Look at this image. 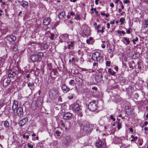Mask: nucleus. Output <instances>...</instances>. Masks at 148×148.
I'll return each mask as SVG.
<instances>
[{
    "instance_id": "8fccbe9b",
    "label": "nucleus",
    "mask_w": 148,
    "mask_h": 148,
    "mask_svg": "<svg viewBox=\"0 0 148 148\" xmlns=\"http://www.w3.org/2000/svg\"><path fill=\"white\" fill-rule=\"evenodd\" d=\"M107 28L108 29L110 27V23H108L107 24Z\"/></svg>"
},
{
    "instance_id": "f257e3e1",
    "label": "nucleus",
    "mask_w": 148,
    "mask_h": 148,
    "mask_svg": "<svg viewBox=\"0 0 148 148\" xmlns=\"http://www.w3.org/2000/svg\"><path fill=\"white\" fill-rule=\"evenodd\" d=\"M43 56L42 52L38 53L37 54H34L31 56L30 59L33 62L37 61L40 59H41Z\"/></svg>"
},
{
    "instance_id": "2eb2a0df",
    "label": "nucleus",
    "mask_w": 148,
    "mask_h": 148,
    "mask_svg": "<svg viewBox=\"0 0 148 148\" xmlns=\"http://www.w3.org/2000/svg\"><path fill=\"white\" fill-rule=\"evenodd\" d=\"M27 121V117L25 118L20 121L19 124L20 126H23L25 124Z\"/></svg>"
},
{
    "instance_id": "1a4fd4ad",
    "label": "nucleus",
    "mask_w": 148,
    "mask_h": 148,
    "mask_svg": "<svg viewBox=\"0 0 148 148\" xmlns=\"http://www.w3.org/2000/svg\"><path fill=\"white\" fill-rule=\"evenodd\" d=\"M18 102L16 100H14L12 106V109L14 113H15L16 111L18 109Z\"/></svg>"
},
{
    "instance_id": "680f3d73",
    "label": "nucleus",
    "mask_w": 148,
    "mask_h": 148,
    "mask_svg": "<svg viewBox=\"0 0 148 148\" xmlns=\"http://www.w3.org/2000/svg\"><path fill=\"white\" fill-rule=\"evenodd\" d=\"M109 14H105V16L106 18H108V17H109Z\"/></svg>"
},
{
    "instance_id": "f03ea898",
    "label": "nucleus",
    "mask_w": 148,
    "mask_h": 148,
    "mask_svg": "<svg viewBox=\"0 0 148 148\" xmlns=\"http://www.w3.org/2000/svg\"><path fill=\"white\" fill-rule=\"evenodd\" d=\"M97 104L95 101H91L88 105L89 109L91 111H94L97 108Z\"/></svg>"
},
{
    "instance_id": "9d476101",
    "label": "nucleus",
    "mask_w": 148,
    "mask_h": 148,
    "mask_svg": "<svg viewBox=\"0 0 148 148\" xmlns=\"http://www.w3.org/2000/svg\"><path fill=\"white\" fill-rule=\"evenodd\" d=\"M16 112L18 115L20 117L22 116L23 114V108L21 107H19L18 108L17 110L16 111Z\"/></svg>"
},
{
    "instance_id": "864d4df0",
    "label": "nucleus",
    "mask_w": 148,
    "mask_h": 148,
    "mask_svg": "<svg viewBox=\"0 0 148 148\" xmlns=\"http://www.w3.org/2000/svg\"><path fill=\"white\" fill-rule=\"evenodd\" d=\"M110 5L111 7H114V4L113 3H111L110 4Z\"/></svg>"
},
{
    "instance_id": "7c9ffc66",
    "label": "nucleus",
    "mask_w": 148,
    "mask_h": 148,
    "mask_svg": "<svg viewBox=\"0 0 148 148\" xmlns=\"http://www.w3.org/2000/svg\"><path fill=\"white\" fill-rule=\"evenodd\" d=\"M123 39L127 42V44H129L130 43V41L128 38H127L126 37H124Z\"/></svg>"
},
{
    "instance_id": "39448f33",
    "label": "nucleus",
    "mask_w": 148,
    "mask_h": 148,
    "mask_svg": "<svg viewBox=\"0 0 148 148\" xmlns=\"http://www.w3.org/2000/svg\"><path fill=\"white\" fill-rule=\"evenodd\" d=\"M71 107L73 111H77L80 109V106L79 104L77 103H74L71 105Z\"/></svg>"
},
{
    "instance_id": "6e6552de",
    "label": "nucleus",
    "mask_w": 148,
    "mask_h": 148,
    "mask_svg": "<svg viewBox=\"0 0 148 148\" xmlns=\"http://www.w3.org/2000/svg\"><path fill=\"white\" fill-rule=\"evenodd\" d=\"M10 78L6 77L3 79V86L5 87L8 85L10 83Z\"/></svg>"
},
{
    "instance_id": "5701e85b",
    "label": "nucleus",
    "mask_w": 148,
    "mask_h": 148,
    "mask_svg": "<svg viewBox=\"0 0 148 148\" xmlns=\"http://www.w3.org/2000/svg\"><path fill=\"white\" fill-rule=\"evenodd\" d=\"M42 47L45 49H47L48 46L46 43H45L42 44Z\"/></svg>"
},
{
    "instance_id": "338daca9",
    "label": "nucleus",
    "mask_w": 148,
    "mask_h": 148,
    "mask_svg": "<svg viewBox=\"0 0 148 148\" xmlns=\"http://www.w3.org/2000/svg\"><path fill=\"white\" fill-rule=\"evenodd\" d=\"M114 20H113L112 21H111L110 22V23L111 24H114Z\"/></svg>"
},
{
    "instance_id": "bb28decb",
    "label": "nucleus",
    "mask_w": 148,
    "mask_h": 148,
    "mask_svg": "<svg viewBox=\"0 0 148 148\" xmlns=\"http://www.w3.org/2000/svg\"><path fill=\"white\" fill-rule=\"evenodd\" d=\"M138 143L139 146H141L142 145L143 143V141L142 139L139 138L138 140Z\"/></svg>"
},
{
    "instance_id": "79ce46f5",
    "label": "nucleus",
    "mask_w": 148,
    "mask_h": 148,
    "mask_svg": "<svg viewBox=\"0 0 148 148\" xmlns=\"http://www.w3.org/2000/svg\"><path fill=\"white\" fill-rule=\"evenodd\" d=\"M75 19L77 20H80L81 18L80 17V16L79 15H77L76 17L75 18Z\"/></svg>"
},
{
    "instance_id": "4c0bfd02",
    "label": "nucleus",
    "mask_w": 148,
    "mask_h": 148,
    "mask_svg": "<svg viewBox=\"0 0 148 148\" xmlns=\"http://www.w3.org/2000/svg\"><path fill=\"white\" fill-rule=\"evenodd\" d=\"M5 61V59L2 57H0V63H3Z\"/></svg>"
},
{
    "instance_id": "0e129e2a",
    "label": "nucleus",
    "mask_w": 148,
    "mask_h": 148,
    "mask_svg": "<svg viewBox=\"0 0 148 148\" xmlns=\"http://www.w3.org/2000/svg\"><path fill=\"white\" fill-rule=\"evenodd\" d=\"M69 62L70 64H72V59H70L69 60Z\"/></svg>"
},
{
    "instance_id": "aec40b11",
    "label": "nucleus",
    "mask_w": 148,
    "mask_h": 148,
    "mask_svg": "<svg viewBox=\"0 0 148 148\" xmlns=\"http://www.w3.org/2000/svg\"><path fill=\"white\" fill-rule=\"evenodd\" d=\"M36 106L38 107L39 106H41L42 104V100L40 101L38 100L35 103Z\"/></svg>"
},
{
    "instance_id": "9b49d317",
    "label": "nucleus",
    "mask_w": 148,
    "mask_h": 148,
    "mask_svg": "<svg viewBox=\"0 0 148 148\" xmlns=\"http://www.w3.org/2000/svg\"><path fill=\"white\" fill-rule=\"evenodd\" d=\"M61 88L62 91L64 93H66L69 91L70 90V88L65 84H63L61 86Z\"/></svg>"
},
{
    "instance_id": "7ed1b4c3",
    "label": "nucleus",
    "mask_w": 148,
    "mask_h": 148,
    "mask_svg": "<svg viewBox=\"0 0 148 148\" xmlns=\"http://www.w3.org/2000/svg\"><path fill=\"white\" fill-rule=\"evenodd\" d=\"M101 54L97 52L93 53L92 55V58L93 60L95 61H98L101 59Z\"/></svg>"
},
{
    "instance_id": "49530a36",
    "label": "nucleus",
    "mask_w": 148,
    "mask_h": 148,
    "mask_svg": "<svg viewBox=\"0 0 148 148\" xmlns=\"http://www.w3.org/2000/svg\"><path fill=\"white\" fill-rule=\"evenodd\" d=\"M100 25H98L97 26L95 27V29H98L100 27Z\"/></svg>"
},
{
    "instance_id": "2f4dec72",
    "label": "nucleus",
    "mask_w": 148,
    "mask_h": 148,
    "mask_svg": "<svg viewBox=\"0 0 148 148\" xmlns=\"http://www.w3.org/2000/svg\"><path fill=\"white\" fill-rule=\"evenodd\" d=\"M125 19L123 18H121L119 20V21L121 22V24L123 23V21H125Z\"/></svg>"
},
{
    "instance_id": "b1692460",
    "label": "nucleus",
    "mask_w": 148,
    "mask_h": 148,
    "mask_svg": "<svg viewBox=\"0 0 148 148\" xmlns=\"http://www.w3.org/2000/svg\"><path fill=\"white\" fill-rule=\"evenodd\" d=\"M4 126L6 128H8L9 127V123L8 121H5L4 123Z\"/></svg>"
},
{
    "instance_id": "ea45409f",
    "label": "nucleus",
    "mask_w": 148,
    "mask_h": 148,
    "mask_svg": "<svg viewBox=\"0 0 148 148\" xmlns=\"http://www.w3.org/2000/svg\"><path fill=\"white\" fill-rule=\"evenodd\" d=\"M55 36V35L53 34H51V36L50 37V38L51 40H53L54 39V37Z\"/></svg>"
},
{
    "instance_id": "a19ab883",
    "label": "nucleus",
    "mask_w": 148,
    "mask_h": 148,
    "mask_svg": "<svg viewBox=\"0 0 148 148\" xmlns=\"http://www.w3.org/2000/svg\"><path fill=\"white\" fill-rule=\"evenodd\" d=\"M110 118L113 121H115V119L113 117L112 115H111L110 117Z\"/></svg>"
},
{
    "instance_id": "20e7f679",
    "label": "nucleus",
    "mask_w": 148,
    "mask_h": 148,
    "mask_svg": "<svg viewBox=\"0 0 148 148\" xmlns=\"http://www.w3.org/2000/svg\"><path fill=\"white\" fill-rule=\"evenodd\" d=\"M90 130V128L88 126L85 125L83 127L82 129L81 130V132L83 134H85L88 132Z\"/></svg>"
},
{
    "instance_id": "ddd939ff",
    "label": "nucleus",
    "mask_w": 148,
    "mask_h": 148,
    "mask_svg": "<svg viewBox=\"0 0 148 148\" xmlns=\"http://www.w3.org/2000/svg\"><path fill=\"white\" fill-rule=\"evenodd\" d=\"M103 77L102 75L101 74H100L95 77V81L97 82H101V81L103 82V80L101 79Z\"/></svg>"
},
{
    "instance_id": "603ef678",
    "label": "nucleus",
    "mask_w": 148,
    "mask_h": 148,
    "mask_svg": "<svg viewBox=\"0 0 148 148\" xmlns=\"http://www.w3.org/2000/svg\"><path fill=\"white\" fill-rule=\"evenodd\" d=\"M105 46L106 45L104 44H102L101 45V47L103 48H105Z\"/></svg>"
},
{
    "instance_id": "6e6d98bb",
    "label": "nucleus",
    "mask_w": 148,
    "mask_h": 148,
    "mask_svg": "<svg viewBox=\"0 0 148 148\" xmlns=\"http://www.w3.org/2000/svg\"><path fill=\"white\" fill-rule=\"evenodd\" d=\"M99 0H96L95 1V3L96 5H98V1Z\"/></svg>"
},
{
    "instance_id": "f704fd0d",
    "label": "nucleus",
    "mask_w": 148,
    "mask_h": 148,
    "mask_svg": "<svg viewBox=\"0 0 148 148\" xmlns=\"http://www.w3.org/2000/svg\"><path fill=\"white\" fill-rule=\"evenodd\" d=\"M110 61H107L106 62V66L109 67L110 66Z\"/></svg>"
},
{
    "instance_id": "c756f323",
    "label": "nucleus",
    "mask_w": 148,
    "mask_h": 148,
    "mask_svg": "<svg viewBox=\"0 0 148 148\" xmlns=\"http://www.w3.org/2000/svg\"><path fill=\"white\" fill-rule=\"evenodd\" d=\"M148 25V21L147 20H145V21L144 27L145 28L147 27Z\"/></svg>"
},
{
    "instance_id": "09e8293b",
    "label": "nucleus",
    "mask_w": 148,
    "mask_h": 148,
    "mask_svg": "<svg viewBox=\"0 0 148 148\" xmlns=\"http://www.w3.org/2000/svg\"><path fill=\"white\" fill-rule=\"evenodd\" d=\"M56 134L58 136H59L60 135V132L58 131H57L56 132Z\"/></svg>"
},
{
    "instance_id": "c85d7f7f",
    "label": "nucleus",
    "mask_w": 148,
    "mask_h": 148,
    "mask_svg": "<svg viewBox=\"0 0 148 148\" xmlns=\"http://www.w3.org/2000/svg\"><path fill=\"white\" fill-rule=\"evenodd\" d=\"M27 86L30 88H32L34 86V84L33 83H31L30 82H29L27 84Z\"/></svg>"
},
{
    "instance_id": "c9c22d12",
    "label": "nucleus",
    "mask_w": 148,
    "mask_h": 148,
    "mask_svg": "<svg viewBox=\"0 0 148 148\" xmlns=\"http://www.w3.org/2000/svg\"><path fill=\"white\" fill-rule=\"evenodd\" d=\"M114 51V49L112 48H110L108 50V52L109 53H113Z\"/></svg>"
},
{
    "instance_id": "473e14b6",
    "label": "nucleus",
    "mask_w": 148,
    "mask_h": 148,
    "mask_svg": "<svg viewBox=\"0 0 148 148\" xmlns=\"http://www.w3.org/2000/svg\"><path fill=\"white\" fill-rule=\"evenodd\" d=\"M4 105V103L2 101L0 100V109Z\"/></svg>"
},
{
    "instance_id": "0eeeda50",
    "label": "nucleus",
    "mask_w": 148,
    "mask_h": 148,
    "mask_svg": "<svg viewBox=\"0 0 148 148\" xmlns=\"http://www.w3.org/2000/svg\"><path fill=\"white\" fill-rule=\"evenodd\" d=\"M96 146L97 148H106L105 144L101 141H99L96 143Z\"/></svg>"
},
{
    "instance_id": "3c124183",
    "label": "nucleus",
    "mask_w": 148,
    "mask_h": 148,
    "mask_svg": "<svg viewBox=\"0 0 148 148\" xmlns=\"http://www.w3.org/2000/svg\"><path fill=\"white\" fill-rule=\"evenodd\" d=\"M130 28L129 29L126 30V32L127 33L130 34Z\"/></svg>"
},
{
    "instance_id": "f8f14e48",
    "label": "nucleus",
    "mask_w": 148,
    "mask_h": 148,
    "mask_svg": "<svg viewBox=\"0 0 148 148\" xmlns=\"http://www.w3.org/2000/svg\"><path fill=\"white\" fill-rule=\"evenodd\" d=\"M68 38V35L66 34H62L60 36V38L61 41V42H62L65 40L67 39Z\"/></svg>"
},
{
    "instance_id": "423d86ee",
    "label": "nucleus",
    "mask_w": 148,
    "mask_h": 148,
    "mask_svg": "<svg viewBox=\"0 0 148 148\" xmlns=\"http://www.w3.org/2000/svg\"><path fill=\"white\" fill-rule=\"evenodd\" d=\"M65 144L66 145H69L73 141V139L70 136H67L65 138Z\"/></svg>"
},
{
    "instance_id": "e2e57ef3",
    "label": "nucleus",
    "mask_w": 148,
    "mask_h": 148,
    "mask_svg": "<svg viewBox=\"0 0 148 148\" xmlns=\"http://www.w3.org/2000/svg\"><path fill=\"white\" fill-rule=\"evenodd\" d=\"M26 77L28 78L30 77V75L29 74H28L26 75Z\"/></svg>"
},
{
    "instance_id": "58836bf2",
    "label": "nucleus",
    "mask_w": 148,
    "mask_h": 148,
    "mask_svg": "<svg viewBox=\"0 0 148 148\" xmlns=\"http://www.w3.org/2000/svg\"><path fill=\"white\" fill-rule=\"evenodd\" d=\"M121 128V123L119 122L117 124V128L119 130Z\"/></svg>"
},
{
    "instance_id": "393cba45",
    "label": "nucleus",
    "mask_w": 148,
    "mask_h": 148,
    "mask_svg": "<svg viewBox=\"0 0 148 148\" xmlns=\"http://www.w3.org/2000/svg\"><path fill=\"white\" fill-rule=\"evenodd\" d=\"M74 42L71 41L70 42V44H69L68 46L69 49H70L71 47H73V46Z\"/></svg>"
},
{
    "instance_id": "cd10ccee",
    "label": "nucleus",
    "mask_w": 148,
    "mask_h": 148,
    "mask_svg": "<svg viewBox=\"0 0 148 148\" xmlns=\"http://www.w3.org/2000/svg\"><path fill=\"white\" fill-rule=\"evenodd\" d=\"M69 84L71 86H74L75 83V82L73 79H71L69 82Z\"/></svg>"
},
{
    "instance_id": "c03bdc74",
    "label": "nucleus",
    "mask_w": 148,
    "mask_h": 148,
    "mask_svg": "<svg viewBox=\"0 0 148 148\" xmlns=\"http://www.w3.org/2000/svg\"><path fill=\"white\" fill-rule=\"evenodd\" d=\"M97 32L98 33H103L104 32V31L103 30H97Z\"/></svg>"
},
{
    "instance_id": "4be33fe9",
    "label": "nucleus",
    "mask_w": 148,
    "mask_h": 148,
    "mask_svg": "<svg viewBox=\"0 0 148 148\" xmlns=\"http://www.w3.org/2000/svg\"><path fill=\"white\" fill-rule=\"evenodd\" d=\"M16 73L15 72H10L8 75V78L13 77L16 75Z\"/></svg>"
},
{
    "instance_id": "6ab92c4d",
    "label": "nucleus",
    "mask_w": 148,
    "mask_h": 148,
    "mask_svg": "<svg viewBox=\"0 0 148 148\" xmlns=\"http://www.w3.org/2000/svg\"><path fill=\"white\" fill-rule=\"evenodd\" d=\"M71 59L72 61V64L74 65L75 63L78 61L77 57V56H75L74 57H73L71 58Z\"/></svg>"
},
{
    "instance_id": "4468645a",
    "label": "nucleus",
    "mask_w": 148,
    "mask_h": 148,
    "mask_svg": "<svg viewBox=\"0 0 148 148\" xmlns=\"http://www.w3.org/2000/svg\"><path fill=\"white\" fill-rule=\"evenodd\" d=\"M72 116V114L70 113H67L63 115V119L66 120L70 119Z\"/></svg>"
},
{
    "instance_id": "4d7b16f0",
    "label": "nucleus",
    "mask_w": 148,
    "mask_h": 148,
    "mask_svg": "<svg viewBox=\"0 0 148 148\" xmlns=\"http://www.w3.org/2000/svg\"><path fill=\"white\" fill-rule=\"evenodd\" d=\"M112 70L110 68L108 70V72L109 73H111L112 72Z\"/></svg>"
},
{
    "instance_id": "774afa93",
    "label": "nucleus",
    "mask_w": 148,
    "mask_h": 148,
    "mask_svg": "<svg viewBox=\"0 0 148 148\" xmlns=\"http://www.w3.org/2000/svg\"><path fill=\"white\" fill-rule=\"evenodd\" d=\"M121 33L123 34H125V32L123 31H122L121 32Z\"/></svg>"
},
{
    "instance_id": "a18cd8bd",
    "label": "nucleus",
    "mask_w": 148,
    "mask_h": 148,
    "mask_svg": "<svg viewBox=\"0 0 148 148\" xmlns=\"http://www.w3.org/2000/svg\"><path fill=\"white\" fill-rule=\"evenodd\" d=\"M148 124V123L147 121H146L144 122V124L143 125V126H146Z\"/></svg>"
},
{
    "instance_id": "5fc2aeb1",
    "label": "nucleus",
    "mask_w": 148,
    "mask_h": 148,
    "mask_svg": "<svg viewBox=\"0 0 148 148\" xmlns=\"http://www.w3.org/2000/svg\"><path fill=\"white\" fill-rule=\"evenodd\" d=\"M58 101H62V98L61 97H59L58 98Z\"/></svg>"
},
{
    "instance_id": "de8ad7c7",
    "label": "nucleus",
    "mask_w": 148,
    "mask_h": 148,
    "mask_svg": "<svg viewBox=\"0 0 148 148\" xmlns=\"http://www.w3.org/2000/svg\"><path fill=\"white\" fill-rule=\"evenodd\" d=\"M129 0H128V1H127V0H124L123 1V2L124 3H129Z\"/></svg>"
},
{
    "instance_id": "13d9d810",
    "label": "nucleus",
    "mask_w": 148,
    "mask_h": 148,
    "mask_svg": "<svg viewBox=\"0 0 148 148\" xmlns=\"http://www.w3.org/2000/svg\"><path fill=\"white\" fill-rule=\"evenodd\" d=\"M70 15H72V16H73V15H75V14L73 12H71L70 13Z\"/></svg>"
},
{
    "instance_id": "bf43d9fd",
    "label": "nucleus",
    "mask_w": 148,
    "mask_h": 148,
    "mask_svg": "<svg viewBox=\"0 0 148 148\" xmlns=\"http://www.w3.org/2000/svg\"><path fill=\"white\" fill-rule=\"evenodd\" d=\"M130 131L132 132H133V129L132 128H130Z\"/></svg>"
},
{
    "instance_id": "69168bd1",
    "label": "nucleus",
    "mask_w": 148,
    "mask_h": 148,
    "mask_svg": "<svg viewBox=\"0 0 148 148\" xmlns=\"http://www.w3.org/2000/svg\"><path fill=\"white\" fill-rule=\"evenodd\" d=\"M92 90H97V88L96 87H93L92 88Z\"/></svg>"
},
{
    "instance_id": "72a5a7b5",
    "label": "nucleus",
    "mask_w": 148,
    "mask_h": 148,
    "mask_svg": "<svg viewBox=\"0 0 148 148\" xmlns=\"http://www.w3.org/2000/svg\"><path fill=\"white\" fill-rule=\"evenodd\" d=\"M27 145L29 148H33V146L31 145L30 143H28L27 144Z\"/></svg>"
},
{
    "instance_id": "a878e982",
    "label": "nucleus",
    "mask_w": 148,
    "mask_h": 148,
    "mask_svg": "<svg viewBox=\"0 0 148 148\" xmlns=\"http://www.w3.org/2000/svg\"><path fill=\"white\" fill-rule=\"evenodd\" d=\"M28 4V3L26 1H24L23 3L21 4V5H22L24 8L25 7L27 6Z\"/></svg>"
},
{
    "instance_id": "37998d69",
    "label": "nucleus",
    "mask_w": 148,
    "mask_h": 148,
    "mask_svg": "<svg viewBox=\"0 0 148 148\" xmlns=\"http://www.w3.org/2000/svg\"><path fill=\"white\" fill-rule=\"evenodd\" d=\"M138 40V37H136L135 39H133L132 40L133 42H135V41H137Z\"/></svg>"
},
{
    "instance_id": "052dcab7",
    "label": "nucleus",
    "mask_w": 148,
    "mask_h": 148,
    "mask_svg": "<svg viewBox=\"0 0 148 148\" xmlns=\"http://www.w3.org/2000/svg\"><path fill=\"white\" fill-rule=\"evenodd\" d=\"M90 40L88 39L86 40V42L88 44H89L90 43Z\"/></svg>"
},
{
    "instance_id": "dca6fc26",
    "label": "nucleus",
    "mask_w": 148,
    "mask_h": 148,
    "mask_svg": "<svg viewBox=\"0 0 148 148\" xmlns=\"http://www.w3.org/2000/svg\"><path fill=\"white\" fill-rule=\"evenodd\" d=\"M6 39L8 41L11 42L15 40L16 37L12 35H9L7 36Z\"/></svg>"
},
{
    "instance_id": "412c9836",
    "label": "nucleus",
    "mask_w": 148,
    "mask_h": 148,
    "mask_svg": "<svg viewBox=\"0 0 148 148\" xmlns=\"http://www.w3.org/2000/svg\"><path fill=\"white\" fill-rule=\"evenodd\" d=\"M65 15L64 12H62L60 13L58 15V16L60 19H62Z\"/></svg>"
},
{
    "instance_id": "e433bc0d",
    "label": "nucleus",
    "mask_w": 148,
    "mask_h": 148,
    "mask_svg": "<svg viewBox=\"0 0 148 148\" xmlns=\"http://www.w3.org/2000/svg\"><path fill=\"white\" fill-rule=\"evenodd\" d=\"M77 115L78 116H79L80 117H81L83 115L82 113V112L79 111Z\"/></svg>"
},
{
    "instance_id": "f3484780",
    "label": "nucleus",
    "mask_w": 148,
    "mask_h": 148,
    "mask_svg": "<svg viewBox=\"0 0 148 148\" xmlns=\"http://www.w3.org/2000/svg\"><path fill=\"white\" fill-rule=\"evenodd\" d=\"M51 19L50 18H46L43 21V23L45 25H49Z\"/></svg>"
},
{
    "instance_id": "a211bd4d",
    "label": "nucleus",
    "mask_w": 148,
    "mask_h": 148,
    "mask_svg": "<svg viewBox=\"0 0 148 148\" xmlns=\"http://www.w3.org/2000/svg\"><path fill=\"white\" fill-rule=\"evenodd\" d=\"M83 34L86 36H88L90 35V31L89 28H87L85 30H84L83 31Z\"/></svg>"
}]
</instances>
